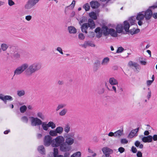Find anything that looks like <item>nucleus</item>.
<instances>
[{
    "mask_svg": "<svg viewBox=\"0 0 157 157\" xmlns=\"http://www.w3.org/2000/svg\"><path fill=\"white\" fill-rule=\"evenodd\" d=\"M41 64L39 63H34L29 66L25 71L24 73L27 77L31 76L32 74L39 70L41 68Z\"/></svg>",
    "mask_w": 157,
    "mask_h": 157,
    "instance_id": "nucleus-1",
    "label": "nucleus"
},
{
    "mask_svg": "<svg viewBox=\"0 0 157 157\" xmlns=\"http://www.w3.org/2000/svg\"><path fill=\"white\" fill-rule=\"evenodd\" d=\"M28 67V64L27 63H24L21 66L17 67L14 71V75H19L21 74L23 72H25Z\"/></svg>",
    "mask_w": 157,
    "mask_h": 157,
    "instance_id": "nucleus-2",
    "label": "nucleus"
},
{
    "mask_svg": "<svg viewBox=\"0 0 157 157\" xmlns=\"http://www.w3.org/2000/svg\"><path fill=\"white\" fill-rule=\"evenodd\" d=\"M75 134L74 132H71L69 134H66L64 135L66 138L65 142L69 146H71L74 142Z\"/></svg>",
    "mask_w": 157,
    "mask_h": 157,
    "instance_id": "nucleus-3",
    "label": "nucleus"
},
{
    "mask_svg": "<svg viewBox=\"0 0 157 157\" xmlns=\"http://www.w3.org/2000/svg\"><path fill=\"white\" fill-rule=\"evenodd\" d=\"M29 54L24 51L20 50L18 52H15L12 54V56L15 58H26Z\"/></svg>",
    "mask_w": 157,
    "mask_h": 157,
    "instance_id": "nucleus-4",
    "label": "nucleus"
},
{
    "mask_svg": "<svg viewBox=\"0 0 157 157\" xmlns=\"http://www.w3.org/2000/svg\"><path fill=\"white\" fill-rule=\"evenodd\" d=\"M64 140L63 136H59L53 140V147H58L64 142Z\"/></svg>",
    "mask_w": 157,
    "mask_h": 157,
    "instance_id": "nucleus-5",
    "label": "nucleus"
},
{
    "mask_svg": "<svg viewBox=\"0 0 157 157\" xmlns=\"http://www.w3.org/2000/svg\"><path fill=\"white\" fill-rule=\"evenodd\" d=\"M128 66L132 68L135 71L139 72L141 69L140 66L138 63L131 61L129 62Z\"/></svg>",
    "mask_w": 157,
    "mask_h": 157,
    "instance_id": "nucleus-6",
    "label": "nucleus"
},
{
    "mask_svg": "<svg viewBox=\"0 0 157 157\" xmlns=\"http://www.w3.org/2000/svg\"><path fill=\"white\" fill-rule=\"evenodd\" d=\"M59 149L62 152H69L71 149V147L64 142L59 146Z\"/></svg>",
    "mask_w": 157,
    "mask_h": 157,
    "instance_id": "nucleus-7",
    "label": "nucleus"
},
{
    "mask_svg": "<svg viewBox=\"0 0 157 157\" xmlns=\"http://www.w3.org/2000/svg\"><path fill=\"white\" fill-rule=\"evenodd\" d=\"M29 118L31 120V125L33 126L40 125L42 124V121L37 117H31Z\"/></svg>",
    "mask_w": 157,
    "mask_h": 157,
    "instance_id": "nucleus-8",
    "label": "nucleus"
},
{
    "mask_svg": "<svg viewBox=\"0 0 157 157\" xmlns=\"http://www.w3.org/2000/svg\"><path fill=\"white\" fill-rule=\"evenodd\" d=\"M151 9V8H150V7H149V8L145 11H143L145 20L148 23L149 22L148 20H150L153 15V13Z\"/></svg>",
    "mask_w": 157,
    "mask_h": 157,
    "instance_id": "nucleus-9",
    "label": "nucleus"
},
{
    "mask_svg": "<svg viewBox=\"0 0 157 157\" xmlns=\"http://www.w3.org/2000/svg\"><path fill=\"white\" fill-rule=\"evenodd\" d=\"M52 137L49 135L45 136L44 138V145L46 146H49L52 144L53 146V140Z\"/></svg>",
    "mask_w": 157,
    "mask_h": 157,
    "instance_id": "nucleus-10",
    "label": "nucleus"
},
{
    "mask_svg": "<svg viewBox=\"0 0 157 157\" xmlns=\"http://www.w3.org/2000/svg\"><path fill=\"white\" fill-rule=\"evenodd\" d=\"M37 3L34 0H28L24 7L26 9H29L35 6Z\"/></svg>",
    "mask_w": 157,
    "mask_h": 157,
    "instance_id": "nucleus-11",
    "label": "nucleus"
},
{
    "mask_svg": "<svg viewBox=\"0 0 157 157\" xmlns=\"http://www.w3.org/2000/svg\"><path fill=\"white\" fill-rule=\"evenodd\" d=\"M102 150L105 156L106 155H110L113 152V151L112 149L107 147H103Z\"/></svg>",
    "mask_w": 157,
    "mask_h": 157,
    "instance_id": "nucleus-12",
    "label": "nucleus"
},
{
    "mask_svg": "<svg viewBox=\"0 0 157 157\" xmlns=\"http://www.w3.org/2000/svg\"><path fill=\"white\" fill-rule=\"evenodd\" d=\"M90 4L91 7L93 9H96L98 8L100 5L98 2L96 1H92L90 2Z\"/></svg>",
    "mask_w": 157,
    "mask_h": 157,
    "instance_id": "nucleus-13",
    "label": "nucleus"
},
{
    "mask_svg": "<svg viewBox=\"0 0 157 157\" xmlns=\"http://www.w3.org/2000/svg\"><path fill=\"white\" fill-rule=\"evenodd\" d=\"M117 32L114 29L111 28L109 29L107 35L110 34L112 36L116 37L117 36Z\"/></svg>",
    "mask_w": 157,
    "mask_h": 157,
    "instance_id": "nucleus-14",
    "label": "nucleus"
},
{
    "mask_svg": "<svg viewBox=\"0 0 157 157\" xmlns=\"http://www.w3.org/2000/svg\"><path fill=\"white\" fill-rule=\"evenodd\" d=\"M142 141L144 143H150L152 141V137L151 135L144 136L143 138Z\"/></svg>",
    "mask_w": 157,
    "mask_h": 157,
    "instance_id": "nucleus-15",
    "label": "nucleus"
},
{
    "mask_svg": "<svg viewBox=\"0 0 157 157\" xmlns=\"http://www.w3.org/2000/svg\"><path fill=\"white\" fill-rule=\"evenodd\" d=\"M0 99L2 100H5L9 101H12L13 100V98L10 95H6L4 96L2 94H0Z\"/></svg>",
    "mask_w": 157,
    "mask_h": 157,
    "instance_id": "nucleus-16",
    "label": "nucleus"
},
{
    "mask_svg": "<svg viewBox=\"0 0 157 157\" xmlns=\"http://www.w3.org/2000/svg\"><path fill=\"white\" fill-rule=\"evenodd\" d=\"M104 88L102 85L98 86L97 87L96 91L98 94H103L104 93Z\"/></svg>",
    "mask_w": 157,
    "mask_h": 157,
    "instance_id": "nucleus-17",
    "label": "nucleus"
},
{
    "mask_svg": "<svg viewBox=\"0 0 157 157\" xmlns=\"http://www.w3.org/2000/svg\"><path fill=\"white\" fill-rule=\"evenodd\" d=\"M87 25L90 27V29H94L95 27V25L93 20L89 18L88 20V23H87Z\"/></svg>",
    "mask_w": 157,
    "mask_h": 157,
    "instance_id": "nucleus-18",
    "label": "nucleus"
},
{
    "mask_svg": "<svg viewBox=\"0 0 157 157\" xmlns=\"http://www.w3.org/2000/svg\"><path fill=\"white\" fill-rule=\"evenodd\" d=\"M109 82L111 86L117 85L118 84L117 80L114 77L110 78L109 79Z\"/></svg>",
    "mask_w": 157,
    "mask_h": 157,
    "instance_id": "nucleus-19",
    "label": "nucleus"
},
{
    "mask_svg": "<svg viewBox=\"0 0 157 157\" xmlns=\"http://www.w3.org/2000/svg\"><path fill=\"white\" fill-rule=\"evenodd\" d=\"M89 26L87 25V23H84L81 25V29L83 33H87V30L89 28Z\"/></svg>",
    "mask_w": 157,
    "mask_h": 157,
    "instance_id": "nucleus-20",
    "label": "nucleus"
},
{
    "mask_svg": "<svg viewBox=\"0 0 157 157\" xmlns=\"http://www.w3.org/2000/svg\"><path fill=\"white\" fill-rule=\"evenodd\" d=\"M87 46L91 47H94L95 45L94 44H92L91 42L90 41H85L84 44L82 45V47L85 48H86Z\"/></svg>",
    "mask_w": 157,
    "mask_h": 157,
    "instance_id": "nucleus-21",
    "label": "nucleus"
},
{
    "mask_svg": "<svg viewBox=\"0 0 157 157\" xmlns=\"http://www.w3.org/2000/svg\"><path fill=\"white\" fill-rule=\"evenodd\" d=\"M129 27L130 24L127 21H124V22L123 28L124 29L126 32H128Z\"/></svg>",
    "mask_w": 157,
    "mask_h": 157,
    "instance_id": "nucleus-22",
    "label": "nucleus"
},
{
    "mask_svg": "<svg viewBox=\"0 0 157 157\" xmlns=\"http://www.w3.org/2000/svg\"><path fill=\"white\" fill-rule=\"evenodd\" d=\"M100 63L98 60H97L94 62V66L93 67V70L94 71H96L100 67Z\"/></svg>",
    "mask_w": 157,
    "mask_h": 157,
    "instance_id": "nucleus-23",
    "label": "nucleus"
},
{
    "mask_svg": "<svg viewBox=\"0 0 157 157\" xmlns=\"http://www.w3.org/2000/svg\"><path fill=\"white\" fill-rule=\"evenodd\" d=\"M144 17V14L143 13V11H142L138 13L136 17V19L138 20H142Z\"/></svg>",
    "mask_w": 157,
    "mask_h": 157,
    "instance_id": "nucleus-24",
    "label": "nucleus"
},
{
    "mask_svg": "<svg viewBox=\"0 0 157 157\" xmlns=\"http://www.w3.org/2000/svg\"><path fill=\"white\" fill-rule=\"evenodd\" d=\"M123 29V26L122 24H118L116 27V31L118 33H122Z\"/></svg>",
    "mask_w": 157,
    "mask_h": 157,
    "instance_id": "nucleus-25",
    "label": "nucleus"
},
{
    "mask_svg": "<svg viewBox=\"0 0 157 157\" xmlns=\"http://www.w3.org/2000/svg\"><path fill=\"white\" fill-rule=\"evenodd\" d=\"M140 32V29H136L135 28L132 29H129V31L128 32L130 33L131 35H133L134 34H136Z\"/></svg>",
    "mask_w": 157,
    "mask_h": 157,
    "instance_id": "nucleus-26",
    "label": "nucleus"
},
{
    "mask_svg": "<svg viewBox=\"0 0 157 157\" xmlns=\"http://www.w3.org/2000/svg\"><path fill=\"white\" fill-rule=\"evenodd\" d=\"M109 29H108L107 26L105 25H103L102 27L101 30L103 32L104 35L105 36L107 35V33H108V30Z\"/></svg>",
    "mask_w": 157,
    "mask_h": 157,
    "instance_id": "nucleus-27",
    "label": "nucleus"
},
{
    "mask_svg": "<svg viewBox=\"0 0 157 157\" xmlns=\"http://www.w3.org/2000/svg\"><path fill=\"white\" fill-rule=\"evenodd\" d=\"M137 135L136 133V129H133L132 130L129 134L128 137V138H132L135 136H137Z\"/></svg>",
    "mask_w": 157,
    "mask_h": 157,
    "instance_id": "nucleus-28",
    "label": "nucleus"
},
{
    "mask_svg": "<svg viewBox=\"0 0 157 157\" xmlns=\"http://www.w3.org/2000/svg\"><path fill=\"white\" fill-rule=\"evenodd\" d=\"M68 29L70 33H76V29L73 26H69L68 27Z\"/></svg>",
    "mask_w": 157,
    "mask_h": 157,
    "instance_id": "nucleus-29",
    "label": "nucleus"
},
{
    "mask_svg": "<svg viewBox=\"0 0 157 157\" xmlns=\"http://www.w3.org/2000/svg\"><path fill=\"white\" fill-rule=\"evenodd\" d=\"M70 125L69 124H65L64 129V132L66 133V134H68V132L70 131Z\"/></svg>",
    "mask_w": 157,
    "mask_h": 157,
    "instance_id": "nucleus-30",
    "label": "nucleus"
},
{
    "mask_svg": "<svg viewBox=\"0 0 157 157\" xmlns=\"http://www.w3.org/2000/svg\"><path fill=\"white\" fill-rule=\"evenodd\" d=\"M38 150L42 154H45V149L43 146L41 145L38 147Z\"/></svg>",
    "mask_w": 157,
    "mask_h": 157,
    "instance_id": "nucleus-31",
    "label": "nucleus"
},
{
    "mask_svg": "<svg viewBox=\"0 0 157 157\" xmlns=\"http://www.w3.org/2000/svg\"><path fill=\"white\" fill-rule=\"evenodd\" d=\"M63 128L61 126H59L57 127L55 129L57 134L59 133V134H61L63 132Z\"/></svg>",
    "mask_w": 157,
    "mask_h": 157,
    "instance_id": "nucleus-32",
    "label": "nucleus"
},
{
    "mask_svg": "<svg viewBox=\"0 0 157 157\" xmlns=\"http://www.w3.org/2000/svg\"><path fill=\"white\" fill-rule=\"evenodd\" d=\"M25 92L24 90H19L17 91V95L20 97L25 95Z\"/></svg>",
    "mask_w": 157,
    "mask_h": 157,
    "instance_id": "nucleus-33",
    "label": "nucleus"
},
{
    "mask_svg": "<svg viewBox=\"0 0 157 157\" xmlns=\"http://www.w3.org/2000/svg\"><path fill=\"white\" fill-rule=\"evenodd\" d=\"M135 17L133 16L130 17L128 19V21L131 25H133L135 24Z\"/></svg>",
    "mask_w": 157,
    "mask_h": 157,
    "instance_id": "nucleus-34",
    "label": "nucleus"
},
{
    "mask_svg": "<svg viewBox=\"0 0 157 157\" xmlns=\"http://www.w3.org/2000/svg\"><path fill=\"white\" fill-rule=\"evenodd\" d=\"M1 49L3 51H5L8 48L9 46L6 44L3 43L1 45Z\"/></svg>",
    "mask_w": 157,
    "mask_h": 157,
    "instance_id": "nucleus-35",
    "label": "nucleus"
},
{
    "mask_svg": "<svg viewBox=\"0 0 157 157\" xmlns=\"http://www.w3.org/2000/svg\"><path fill=\"white\" fill-rule=\"evenodd\" d=\"M123 131L121 130H119L114 132V137H116L118 136H121L122 133Z\"/></svg>",
    "mask_w": 157,
    "mask_h": 157,
    "instance_id": "nucleus-36",
    "label": "nucleus"
},
{
    "mask_svg": "<svg viewBox=\"0 0 157 157\" xmlns=\"http://www.w3.org/2000/svg\"><path fill=\"white\" fill-rule=\"evenodd\" d=\"M81 155V153L80 151H78L73 154L71 157H80Z\"/></svg>",
    "mask_w": 157,
    "mask_h": 157,
    "instance_id": "nucleus-37",
    "label": "nucleus"
},
{
    "mask_svg": "<svg viewBox=\"0 0 157 157\" xmlns=\"http://www.w3.org/2000/svg\"><path fill=\"white\" fill-rule=\"evenodd\" d=\"M83 7L85 9L86 11H89L90 8V7L89 3H86L83 6Z\"/></svg>",
    "mask_w": 157,
    "mask_h": 157,
    "instance_id": "nucleus-38",
    "label": "nucleus"
},
{
    "mask_svg": "<svg viewBox=\"0 0 157 157\" xmlns=\"http://www.w3.org/2000/svg\"><path fill=\"white\" fill-rule=\"evenodd\" d=\"M42 125L43 128V129L47 131L48 129V124H46L44 122H42Z\"/></svg>",
    "mask_w": 157,
    "mask_h": 157,
    "instance_id": "nucleus-39",
    "label": "nucleus"
},
{
    "mask_svg": "<svg viewBox=\"0 0 157 157\" xmlns=\"http://www.w3.org/2000/svg\"><path fill=\"white\" fill-rule=\"evenodd\" d=\"M66 105L65 104H59L57 108H56V111H58L59 109H62L65 106H66Z\"/></svg>",
    "mask_w": 157,
    "mask_h": 157,
    "instance_id": "nucleus-40",
    "label": "nucleus"
},
{
    "mask_svg": "<svg viewBox=\"0 0 157 157\" xmlns=\"http://www.w3.org/2000/svg\"><path fill=\"white\" fill-rule=\"evenodd\" d=\"M27 109V107L25 105H24L21 106L20 108V112L21 113H24L26 111Z\"/></svg>",
    "mask_w": 157,
    "mask_h": 157,
    "instance_id": "nucleus-41",
    "label": "nucleus"
},
{
    "mask_svg": "<svg viewBox=\"0 0 157 157\" xmlns=\"http://www.w3.org/2000/svg\"><path fill=\"white\" fill-rule=\"evenodd\" d=\"M49 127H51L52 129H54L56 127V124L53 122L50 121L48 123Z\"/></svg>",
    "mask_w": 157,
    "mask_h": 157,
    "instance_id": "nucleus-42",
    "label": "nucleus"
},
{
    "mask_svg": "<svg viewBox=\"0 0 157 157\" xmlns=\"http://www.w3.org/2000/svg\"><path fill=\"white\" fill-rule=\"evenodd\" d=\"M37 116L40 118L42 120H43L44 118V115L43 114V113L41 112H38L37 113Z\"/></svg>",
    "mask_w": 157,
    "mask_h": 157,
    "instance_id": "nucleus-43",
    "label": "nucleus"
},
{
    "mask_svg": "<svg viewBox=\"0 0 157 157\" xmlns=\"http://www.w3.org/2000/svg\"><path fill=\"white\" fill-rule=\"evenodd\" d=\"M49 133L52 136H56L57 135L55 130H51L49 132Z\"/></svg>",
    "mask_w": 157,
    "mask_h": 157,
    "instance_id": "nucleus-44",
    "label": "nucleus"
},
{
    "mask_svg": "<svg viewBox=\"0 0 157 157\" xmlns=\"http://www.w3.org/2000/svg\"><path fill=\"white\" fill-rule=\"evenodd\" d=\"M67 112L66 109H64L61 111L59 113V114L60 116H63Z\"/></svg>",
    "mask_w": 157,
    "mask_h": 157,
    "instance_id": "nucleus-45",
    "label": "nucleus"
},
{
    "mask_svg": "<svg viewBox=\"0 0 157 157\" xmlns=\"http://www.w3.org/2000/svg\"><path fill=\"white\" fill-rule=\"evenodd\" d=\"M107 88L108 90L109 91H114L115 93H116L117 90H116V88L115 86H112V89H110L109 88L108 86H107Z\"/></svg>",
    "mask_w": 157,
    "mask_h": 157,
    "instance_id": "nucleus-46",
    "label": "nucleus"
},
{
    "mask_svg": "<svg viewBox=\"0 0 157 157\" xmlns=\"http://www.w3.org/2000/svg\"><path fill=\"white\" fill-rule=\"evenodd\" d=\"M109 59H103L101 64L102 65L107 64L109 62Z\"/></svg>",
    "mask_w": 157,
    "mask_h": 157,
    "instance_id": "nucleus-47",
    "label": "nucleus"
},
{
    "mask_svg": "<svg viewBox=\"0 0 157 157\" xmlns=\"http://www.w3.org/2000/svg\"><path fill=\"white\" fill-rule=\"evenodd\" d=\"M58 151L57 148H54V157H56L57 156L59 155Z\"/></svg>",
    "mask_w": 157,
    "mask_h": 157,
    "instance_id": "nucleus-48",
    "label": "nucleus"
},
{
    "mask_svg": "<svg viewBox=\"0 0 157 157\" xmlns=\"http://www.w3.org/2000/svg\"><path fill=\"white\" fill-rule=\"evenodd\" d=\"M21 119L23 122L26 123H27L28 122V119L27 117L26 116L22 117L21 118Z\"/></svg>",
    "mask_w": 157,
    "mask_h": 157,
    "instance_id": "nucleus-49",
    "label": "nucleus"
},
{
    "mask_svg": "<svg viewBox=\"0 0 157 157\" xmlns=\"http://www.w3.org/2000/svg\"><path fill=\"white\" fill-rule=\"evenodd\" d=\"M78 38L81 40H84L85 38V36L82 33H80L78 36Z\"/></svg>",
    "mask_w": 157,
    "mask_h": 157,
    "instance_id": "nucleus-50",
    "label": "nucleus"
},
{
    "mask_svg": "<svg viewBox=\"0 0 157 157\" xmlns=\"http://www.w3.org/2000/svg\"><path fill=\"white\" fill-rule=\"evenodd\" d=\"M124 50V48L123 47H120L118 48L117 51L116 52L117 53H121Z\"/></svg>",
    "mask_w": 157,
    "mask_h": 157,
    "instance_id": "nucleus-51",
    "label": "nucleus"
},
{
    "mask_svg": "<svg viewBox=\"0 0 157 157\" xmlns=\"http://www.w3.org/2000/svg\"><path fill=\"white\" fill-rule=\"evenodd\" d=\"M118 150L121 153H122L124 151L125 149L124 148L121 147L118 148Z\"/></svg>",
    "mask_w": 157,
    "mask_h": 157,
    "instance_id": "nucleus-52",
    "label": "nucleus"
},
{
    "mask_svg": "<svg viewBox=\"0 0 157 157\" xmlns=\"http://www.w3.org/2000/svg\"><path fill=\"white\" fill-rule=\"evenodd\" d=\"M121 142L122 144H126L128 143V141L125 139H122L121 140Z\"/></svg>",
    "mask_w": 157,
    "mask_h": 157,
    "instance_id": "nucleus-53",
    "label": "nucleus"
},
{
    "mask_svg": "<svg viewBox=\"0 0 157 157\" xmlns=\"http://www.w3.org/2000/svg\"><path fill=\"white\" fill-rule=\"evenodd\" d=\"M131 151L133 153H136L137 151V150L136 148L133 146L132 147Z\"/></svg>",
    "mask_w": 157,
    "mask_h": 157,
    "instance_id": "nucleus-54",
    "label": "nucleus"
},
{
    "mask_svg": "<svg viewBox=\"0 0 157 157\" xmlns=\"http://www.w3.org/2000/svg\"><path fill=\"white\" fill-rule=\"evenodd\" d=\"M8 4L10 6H11L14 5L15 3L12 0H8Z\"/></svg>",
    "mask_w": 157,
    "mask_h": 157,
    "instance_id": "nucleus-55",
    "label": "nucleus"
},
{
    "mask_svg": "<svg viewBox=\"0 0 157 157\" xmlns=\"http://www.w3.org/2000/svg\"><path fill=\"white\" fill-rule=\"evenodd\" d=\"M86 19L85 18V17H83L82 19L79 22V24L80 25H81V24L83 23L85 21V20H86Z\"/></svg>",
    "mask_w": 157,
    "mask_h": 157,
    "instance_id": "nucleus-56",
    "label": "nucleus"
},
{
    "mask_svg": "<svg viewBox=\"0 0 157 157\" xmlns=\"http://www.w3.org/2000/svg\"><path fill=\"white\" fill-rule=\"evenodd\" d=\"M56 50L58 51L61 54H63V50L62 49V48L60 47H58L56 49Z\"/></svg>",
    "mask_w": 157,
    "mask_h": 157,
    "instance_id": "nucleus-57",
    "label": "nucleus"
},
{
    "mask_svg": "<svg viewBox=\"0 0 157 157\" xmlns=\"http://www.w3.org/2000/svg\"><path fill=\"white\" fill-rule=\"evenodd\" d=\"M137 157H142V153L140 151H138L136 154Z\"/></svg>",
    "mask_w": 157,
    "mask_h": 157,
    "instance_id": "nucleus-58",
    "label": "nucleus"
},
{
    "mask_svg": "<svg viewBox=\"0 0 157 157\" xmlns=\"http://www.w3.org/2000/svg\"><path fill=\"white\" fill-rule=\"evenodd\" d=\"M149 7L150 8H151V9H153L157 8V2L155 3L153 6H150Z\"/></svg>",
    "mask_w": 157,
    "mask_h": 157,
    "instance_id": "nucleus-59",
    "label": "nucleus"
},
{
    "mask_svg": "<svg viewBox=\"0 0 157 157\" xmlns=\"http://www.w3.org/2000/svg\"><path fill=\"white\" fill-rule=\"evenodd\" d=\"M153 81L148 80L147 81V86H149L153 82Z\"/></svg>",
    "mask_w": 157,
    "mask_h": 157,
    "instance_id": "nucleus-60",
    "label": "nucleus"
},
{
    "mask_svg": "<svg viewBox=\"0 0 157 157\" xmlns=\"http://www.w3.org/2000/svg\"><path fill=\"white\" fill-rule=\"evenodd\" d=\"M32 17L30 15H28L25 17V19L28 21H30L32 19Z\"/></svg>",
    "mask_w": 157,
    "mask_h": 157,
    "instance_id": "nucleus-61",
    "label": "nucleus"
},
{
    "mask_svg": "<svg viewBox=\"0 0 157 157\" xmlns=\"http://www.w3.org/2000/svg\"><path fill=\"white\" fill-rule=\"evenodd\" d=\"M75 4V0H73L72 1V2L71 4L70 5V6H71L72 9H73L74 7Z\"/></svg>",
    "mask_w": 157,
    "mask_h": 157,
    "instance_id": "nucleus-62",
    "label": "nucleus"
},
{
    "mask_svg": "<svg viewBox=\"0 0 157 157\" xmlns=\"http://www.w3.org/2000/svg\"><path fill=\"white\" fill-rule=\"evenodd\" d=\"M89 33L90 34V35L89 36L90 37H94L95 36V34L94 32H89Z\"/></svg>",
    "mask_w": 157,
    "mask_h": 157,
    "instance_id": "nucleus-63",
    "label": "nucleus"
},
{
    "mask_svg": "<svg viewBox=\"0 0 157 157\" xmlns=\"http://www.w3.org/2000/svg\"><path fill=\"white\" fill-rule=\"evenodd\" d=\"M70 153L69 152H65L63 157H69Z\"/></svg>",
    "mask_w": 157,
    "mask_h": 157,
    "instance_id": "nucleus-64",
    "label": "nucleus"
}]
</instances>
